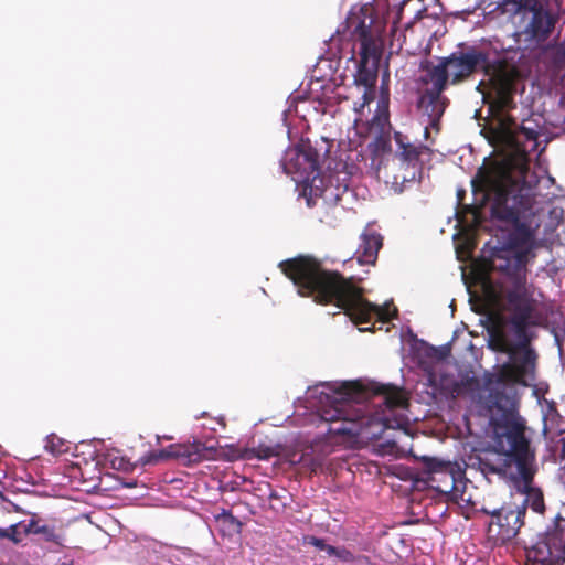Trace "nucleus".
Segmentation results:
<instances>
[{
  "mask_svg": "<svg viewBox=\"0 0 565 565\" xmlns=\"http://www.w3.org/2000/svg\"><path fill=\"white\" fill-rule=\"evenodd\" d=\"M373 18L371 9L367 7H361L358 11H350L344 23L343 29L337 30V33L343 39L354 40L360 43V47L363 44L383 45V41L380 36L372 33Z\"/></svg>",
  "mask_w": 565,
  "mask_h": 565,
  "instance_id": "nucleus-13",
  "label": "nucleus"
},
{
  "mask_svg": "<svg viewBox=\"0 0 565 565\" xmlns=\"http://www.w3.org/2000/svg\"><path fill=\"white\" fill-rule=\"evenodd\" d=\"M449 74V83L458 85L479 70L488 77L492 107L499 111L515 107L514 96L522 78L520 68L505 57L489 58V53L477 46H467L439 60Z\"/></svg>",
  "mask_w": 565,
  "mask_h": 565,
  "instance_id": "nucleus-5",
  "label": "nucleus"
},
{
  "mask_svg": "<svg viewBox=\"0 0 565 565\" xmlns=\"http://www.w3.org/2000/svg\"><path fill=\"white\" fill-rule=\"evenodd\" d=\"M216 521L223 522L228 526L241 527L242 523L235 518L231 511L223 509L221 513L215 515Z\"/></svg>",
  "mask_w": 565,
  "mask_h": 565,
  "instance_id": "nucleus-30",
  "label": "nucleus"
},
{
  "mask_svg": "<svg viewBox=\"0 0 565 565\" xmlns=\"http://www.w3.org/2000/svg\"><path fill=\"white\" fill-rule=\"evenodd\" d=\"M423 475L429 486L450 501H469L465 499V470L457 463L435 457H423Z\"/></svg>",
  "mask_w": 565,
  "mask_h": 565,
  "instance_id": "nucleus-9",
  "label": "nucleus"
},
{
  "mask_svg": "<svg viewBox=\"0 0 565 565\" xmlns=\"http://www.w3.org/2000/svg\"><path fill=\"white\" fill-rule=\"evenodd\" d=\"M205 455V447L200 441L192 444H175L169 446L167 449L160 450L156 458H175L182 461L183 465H194L202 461Z\"/></svg>",
  "mask_w": 565,
  "mask_h": 565,
  "instance_id": "nucleus-18",
  "label": "nucleus"
},
{
  "mask_svg": "<svg viewBox=\"0 0 565 565\" xmlns=\"http://www.w3.org/2000/svg\"><path fill=\"white\" fill-rule=\"evenodd\" d=\"M511 13L518 50L542 47L559 20L547 0H503Z\"/></svg>",
  "mask_w": 565,
  "mask_h": 565,
  "instance_id": "nucleus-7",
  "label": "nucleus"
},
{
  "mask_svg": "<svg viewBox=\"0 0 565 565\" xmlns=\"http://www.w3.org/2000/svg\"><path fill=\"white\" fill-rule=\"evenodd\" d=\"M480 511L491 516L487 535L488 540L494 545H503L510 542L525 525L524 508L523 505H515V502H510L493 510L482 507Z\"/></svg>",
  "mask_w": 565,
  "mask_h": 565,
  "instance_id": "nucleus-11",
  "label": "nucleus"
},
{
  "mask_svg": "<svg viewBox=\"0 0 565 565\" xmlns=\"http://www.w3.org/2000/svg\"><path fill=\"white\" fill-rule=\"evenodd\" d=\"M337 556L343 561H349L352 558V554L345 548L340 550V555Z\"/></svg>",
  "mask_w": 565,
  "mask_h": 565,
  "instance_id": "nucleus-37",
  "label": "nucleus"
},
{
  "mask_svg": "<svg viewBox=\"0 0 565 565\" xmlns=\"http://www.w3.org/2000/svg\"><path fill=\"white\" fill-rule=\"evenodd\" d=\"M323 551H326L330 556L340 555V550L329 544L324 545Z\"/></svg>",
  "mask_w": 565,
  "mask_h": 565,
  "instance_id": "nucleus-35",
  "label": "nucleus"
},
{
  "mask_svg": "<svg viewBox=\"0 0 565 565\" xmlns=\"http://www.w3.org/2000/svg\"><path fill=\"white\" fill-rule=\"evenodd\" d=\"M281 447L279 444L274 443H258L257 445L247 449L248 458H257L260 460H268L280 454Z\"/></svg>",
  "mask_w": 565,
  "mask_h": 565,
  "instance_id": "nucleus-22",
  "label": "nucleus"
},
{
  "mask_svg": "<svg viewBox=\"0 0 565 565\" xmlns=\"http://www.w3.org/2000/svg\"><path fill=\"white\" fill-rule=\"evenodd\" d=\"M471 186L475 195L481 194V206L491 202L492 216L513 226V241H531L532 231L523 218L533 206V189L524 179L514 178L508 163L480 167Z\"/></svg>",
  "mask_w": 565,
  "mask_h": 565,
  "instance_id": "nucleus-3",
  "label": "nucleus"
},
{
  "mask_svg": "<svg viewBox=\"0 0 565 565\" xmlns=\"http://www.w3.org/2000/svg\"><path fill=\"white\" fill-rule=\"evenodd\" d=\"M38 534H41L46 542H52V543L62 545V541H63L62 534L57 533L54 530V527H52L47 524H42L41 529L38 530Z\"/></svg>",
  "mask_w": 565,
  "mask_h": 565,
  "instance_id": "nucleus-26",
  "label": "nucleus"
},
{
  "mask_svg": "<svg viewBox=\"0 0 565 565\" xmlns=\"http://www.w3.org/2000/svg\"><path fill=\"white\" fill-rule=\"evenodd\" d=\"M216 521L223 522L228 526L241 527L242 523L235 518L231 511L223 509L221 513L215 515Z\"/></svg>",
  "mask_w": 565,
  "mask_h": 565,
  "instance_id": "nucleus-28",
  "label": "nucleus"
},
{
  "mask_svg": "<svg viewBox=\"0 0 565 565\" xmlns=\"http://www.w3.org/2000/svg\"><path fill=\"white\" fill-rule=\"evenodd\" d=\"M376 149L382 151L390 150V140L380 136L376 139Z\"/></svg>",
  "mask_w": 565,
  "mask_h": 565,
  "instance_id": "nucleus-34",
  "label": "nucleus"
},
{
  "mask_svg": "<svg viewBox=\"0 0 565 565\" xmlns=\"http://www.w3.org/2000/svg\"><path fill=\"white\" fill-rule=\"evenodd\" d=\"M465 198H466V190L465 189H458L457 190V204L460 205L462 203H465Z\"/></svg>",
  "mask_w": 565,
  "mask_h": 565,
  "instance_id": "nucleus-36",
  "label": "nucleus"
},
{
  "mask_svg": "<svg viewBox=\"0 0 565 565\" xmlns=\"http://www.w3.org/2000/svg\"><path fill=\"white\" fill-rule=\"evenodd\" d=\"M282 167L297 183L299 196L306 200L308 207H313L323 193L318 150L309 141L302 142L287 153Z\"/></svg>",
  "mask_w": 565,
  "mask_h": 565,
  "instance_id": "nucleus-8",
  "label": "nucleus"
},
{
  "mask_svg": "<svg viewBox=\"0 0 565 565\" xmlns=\"http://www.w3.org/2000/svg\"><path fill=\"white\" fill-rule=\"evenodd\" d=\"M383 54V45L363 44L359 52V64L354 74V85L361 93L358 102L353 103L355 113L361 114L366 105L375 97V88L379 76L380 61Z\"/></svg>",
  "mask_w": 565,
  "mask_h": 565,
  "instance_id": "nucleus-10",
  "label": "nucleus"
},
{
  "mask_svg": "<svg viewBox=\"0 0 565 565\" xmlns=\"http://www.w3.org/2000/svg\"><path fill=\"white\" fill-rule=\"evenodd\" d=\"M467 467L479 470L482 475H501L504 466L500 459H492L488 451H480L468 457Z\"/></svg>",
  "mask_w": 565,
  "mask_h": 565,
  "instance_id": "nucleus-20",
  "label": "nucleus"
},
{
  "mask_svg": "<svg viewBox=\"0 0 565 565\" xmlns=\"http://www.w3.org/2000/svg\"><path fill=\"white\" fill-rule=\"evenodd\" d=\"M515 108L516 106L499 111L495 107H492V102L490 103V111L498 119V126L492 130L493 138L507 148L508 146H515L518 142L516 129L519 125L511 115L505 114Z\"/></svg>",
  "mask_w": 565,
  "mask_h": 565,
  "instance_id": "nucleus-17",
  "label": "nucleus"
},
{
  "mask_svg": "<svg viewBox=\"0 0 565 565\" xmlns=\"http://www.w3.org/2000/svg\"><path fill=\"white\" fill-rule=\"evenodd\" d=\"M491 429L495 451L515 463L522 481L520 491L523 499L520 503L515 502V505H523L524 518L527 509L539 515H544L546 504L543 491L533 486L535 473L533 468L534 452L531 450L530 440L525 436V420L491 426Z\"/></svg>",
  "mask_w": 565,
  "mask_h": 565,
  "instance_id": "nucleus-6",
  "label": "nucleus"
},
{
  "mask_svg": "<svg viewBox=\"0 0 565 565\" xmlns=\"http://www.w3.org/2000/svg\"><path fill=\"white\" fill-rule=\"evenodd\" d=\"M518 142L515 146H508L513 156L515 157V167L521 173H525L529 163V152L535 150L537 146L539 134L535 129L519 126L516 129Z\"/></svg>",
  "mask_w": 565,
  "mask_h": 565,
  "instance_id": "nucleus-16",
  "label": "nucleus"
},
{
  "mask_svg": "<svg viewBox=\"0 0 565 565\" xmlns=\"http://www.w3.org/2000/svg\"><path fill=\"white\" fill-rule=\"evenodd\" d=\"M21 522L10 525L9 527H0V539H7L14 544H19L23 540Z\"/></svg>",
  "mask_w": 565,
  "mask_h": 565,
  "instance_id": "nucleus-24",
  "label": "nucleus"
},
{
  "mask_svg": "<svg viewBox=\"0 0 565 565\" xmlns=\"http://www.w3.org/2000/svg\"><path fill=\"white\" fill-rule=\"evenodd\" d=\"M307 543L319 548L320 551H323L324 548V545H326V542L323 539H319V537H316V536H308L307 537Z\"/></svg>",
  "mask_w": 565,
  "mask_h": 565,
  "instance_id": "nucleus-33",
  "label": "nucleus"
},
{
  "mask_svg": "<svg viewBox=\"0 0 565 565\" xmlns=\"http://www.w3.org/2000/svg\"><path fill=\"white\" fill-rule=\"evenodd\" d=\"M216 521L223 522L228 526L241 527L242 523L235 518L231 511L223 509L221 513L215 515Z\"/></svg>",
  "mask_w": 565,
  "mask_h": 565,
  "instance_id": "nucleus-29",
  "label": "nucleus"
},
{
  "mask_svg": "<svg viewBox=\"0 0 565 565\" xmlns=\"http://www.w3.org/2000/svg\"><path fill=\"white\" fill-rule=\"evenodd\" d=\"M504 310L508 313L507 324L511 327L516 342L511 341L501 328L489 330L490 348L509 356L507 362L484 376L481 401L490 427L523 419L519 413L516 386L529 387L536 380L539 354L532 347L536 334L531 329L544 327L547 322L543 306L522 290H505Z\"/></svg>",
  "mask_w": 565,
  "mask_h": 565,
  "instance_id": "nucleus-1",
  "label": "nucleus"
},
{
  "mask_svg": "<svg viewBox=\"0 0 565 565\" xmlns=\"http://www.w3.org/2000/svg\"><path fill=\"white\" fill-rule=\"evenodd\" d=\"M423 74L420 75L419 93L430 94H443L449 83V74L444 70V66L439 62L433 64L430 61H425L420 64Z\"/></svg>",
  "mask_w": 565,
  "mask_h": 565,
  "instance_id": "nucleus-15",
  "label": "nucleus"
},
{
  "mask_svg": "<svg viewBox=\"0 0 565 565\" xmlns=\"http://www.w3.org/2000/svg\"><path fill=\"white\" fill-rule=\"evenodd\" d=\"M45 449L53 455H61L67 452L68 446L63 438L51 434L46 437Z\"/></svg>",
  "mask_w": 565,
  "mask_h": 565,
  "instance_id": "nucleus-23",
  "label": "nucleus"
},
{
  "mask_svg": "<svg viewBox=\"0 0 565 565\" xmlns=\"http://www.w3.org/2000/svg\"><path fill=\"white\" fill-rule=\"evenodd\" d=\"M527 254L511 247L494 249L489 265L492 270L504 274L513 284L511 290L527 292L525 284Z\"/></svg>",
  "mask_w": 565,
  "mask_h": 565,
  "instance_id": "nucleus-12",
  "label": "nucleus"
},
{
  "mask_svg": "<svg viewBox=\"0 0 565 565\" xmlns=\"http://www.w3.org/2000/svg\"><path fill=\"white\" fill-rule=\"evenodd\" d=\"M279 268L297 287L301 297H309L319 305L333 303L342 309L355 324L371 322L373 318L386 323L397 316L388 307H380L364 297V289L337 270L323 267L317 257L299 255L279 263Z\"/></svg>",
  "mask_w": 565,
  "mask_h": 565,
  "instance_id": "nucleus-2",
  "label": "nucleus"
},
{
  "mask_svg": "<svg viewBox=\"0 0 565 565\" xmlns=\"http://www.w3.org/2000/svg\"><path fill=\"white\" fill-rule=\"evenodd\" d=\"M545 50L552 52V58L556 65L565 64V43L555 42L554 44H548Z\"/></svg>",
  "mask_w": 565,
  "mask_h": 565,
  "instance_id": "nucleus-25",
  "label": "nucleus"
},
{
  "mask_svg": "<svg viewBox=\"0 0 565 565\" xmlns=\"http://www.w3.org/2000/svg\"><path fill=\"white\" fill-rule=\"evenodd\" d=\"M480 209L481 206H477L475 204L462 203L457 206V215L459 216L460 214H471L473 217V222H478L480 216Z\"/></svg>",
  "mask_w": 565,
  "mask_h": 565,
  "instance_id": "nucleus-31",
  "label": "nucleus"
},
{
  "mask_svg": "<svg viewBox=\"0 0 565 565\" xmlns=\"http://www.w3.org/2000/svg\"><path fill=\"white\" fill-rule=\"evenodd\" d=\"M394 139L398 146L401 158L409 164L415 166L417 162H419L420 156L424 152L429 151V148L424 145L415 146L406 141L407 137L402 132H395Z\"/></svg>",
  "mask_w": 565,
  "mask_h": 565,
  "instance_id": "nucleus-21",
  "label": "nucleus"
},
{
  "mask_svg": "<svg viewBox=\"0 0 565 565\" xmlns=\"http://www.w3.org/2000/svg\"><path fill=\"white\" fill-rule=\"evenodd\" d=\"M449 105V98L443 94L419 93L417 109L425 125V138L429 137V129L439 132L440 120Z\"/></svg>",
  "mask_w": 565,
  "mask_h": 565,
  "instance_id": "nucleus-14",
  "label": "nucleus"
},
{
  "mask_svg": "<svg viewBox=\"0 0 565 565\" xmlns=\"http://www.w3.org/2000/svg\"><path fill=\"white\" fill-rule=\"evenodd\" d=\"M40 519L36 514H33L31 519L26 521H21L23 535L26 536L29 534H38V530L41 529Z\"/></svg>",
  "mask_w": 565,
  "mask_h": 565,
  "instance_id": "nucleus-27",
  "label": "nucleus"
},
{
  "mask_svg": "<svg viewBox=\"0 0 565 565\" xmlns=\"http://www.w3.org/2000/svg\"><path fill=\"white\" fill-rule=\"evenodd\" d=\"M359 247V263L362 265L374 264L377 253L382 247V236L375 232L363 233Z\"/></svg>",
  "mask_w": 565,
  "mask_h": 565,
  "instance_id": "nucleus-19",
  "label": "nucleus"
},
{
  "mask_svg": "<svg viewBox=\"0 0 565 565\" xmlns=\"http://www.w3.org/2000/svg\"><path fill=\"white\" fill-rule=\"evenodd\" d=\"M337 401L321 412V420L328 424L329 438L351 440L364 435V428L373 420L361 404L374 396H382L388 411L405 408L408 399L403 391L394 385L360 381L342 382L334 388Z\"/></svg>",
  "mask_w": 565,
  "mask_h": 565,
  "instance_id": "nucleus-4",
  "label": "nucleus"
},
{
  "mask_svg": "<svg viewBox=\"0 0 565 565\" xmlns=\"http://www.w3.org/2000/svg\"><path fill=\"white\" fill-rule=\"evenodd\" d=\"M379 422H381L384 429H391V428H399L404 425L403 418H391L387 415H382L379 418Z\"/></svg>",
  "mask_w": 565,
  "mask_h": 565,
  "instance_id": "nucleus-32",
  "label": "nucleus"
}]
</instances>
